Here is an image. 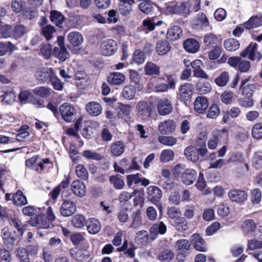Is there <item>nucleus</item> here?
Here are the masks:
<instances>
[{
	"label": "nucleus",
	"instance_id": "nucleus-60",
	"mask_svg": "<svg viewBox=\"0 0 262 262\" xmlns=\"http://www.w3.org/2000/svg\"><path fill=\"white\" fill-rule=\"evenodd\" d=\"M174 257V254L172 251L169 249L164 250L162 251L159 256V259L163 261H169L171 260Z\"/></svg>",
	"mask_w": 262,
	"mask_h": 262
},
{
	"label": "nucleus",
	"instance_id": "nucleus-21",
	"mask_svg": "<svg viewBox=\"0 0 262 262\" xmlns=\"http://www.w3.org/2000/svg\"><path fill=\"white\" fill-rule=\"evenodd\" d=\"M53 74L54 70L52 68H40L37 70L35 77L38 80L45 82L50 77L51 75Z\"/></svg>",
	"mask_w": 262,
	"mask_h": 262
},
{
	"label": "nucleus",
	"instance_id": "nucleus-58",
	"mask_svg": "<svg viewBox=\"0 0 262 262\" xmlns=\"http://www.w3.org/2000/svg\"><path fill=\"white\" fill-rule=\"evenodd\" d=\"M181 211L179 208L175 207H168L167 209V214L171 219L176 220L178 217H181Z\"/></svg>",
	"mask_w": 262,
	"mask_h": 262
},
{
	"label": "nucleus",
	"instance_id": "nucleus-32",
	"mask_svg": "<svg viewBox=\"0 0 262 262\" xmlns=\"http://www.w3.org/2000/svg\"><path fill=\"white\" fill-rule=\"evenodd\" d=\"M203 41L205 46L209 48L216 46L220 42L217 36L212 33L205 34L203 38Z\"/></svg>",
	"mask_w": 262,
	"mask_h": 262
},
{
	"label": "nucleus",
	"instance_id": "nucleus-37",
	"mask_svg": "<svg viewBox=\"0 0 262 262\" xmlns=\"http://www.w3.org/2000/svg\"><path fill=\"white\" fill-rule=\"evenodd\" d=\"M132 218L133 221L130 226L131 228L137 229L143 225L141 211L140 209H138L133 213Z\"/></svg>",
	"mask_w": 262,
	"mask_h": 262
},
{
	"label": "nucleus",
	"instance_id": "nucleus-27",
	"mask_svg": "<svg viewBox=\"0 0 262 262\" xmlns=\"http://www.w3.org/2000/svg\"><path fill=\"white\" fill-rule=\"evenodd\" d=\"M184 49L190 53H196L200 48L199 42L193 39L189 38L186 39L183 43Z\"/></svg>",
	"mask_w": 262,
	"mask_h": 262
},
{
	"label": "nucleus",
	"instance_id": "nucleus-10",
	"mask_svg": "<svg viewBox=\"0 0 262 262\" xmlns=\"http://www.w3.org/2000/svg\"><path fill=\"white\" fill-rule=\"evenodd\" d=\"M176 126L175 122L169 119L161 122L158 126V130L162 135H169L175 131Z\"/></svg>",
	"mask_w": 262,
	"mask_h": 262
},
{
	"label": "nucleus",
	"instance_id": "nucleus-8",
	"mask_svg": "<svg viewBox=\"0 0 262 262\" xmlns=\"http://www.w3.org/2000/svg\"><path fill=\"white\" fill-rule=\"evenodd\" d=\"M157 110L161 115H166L171 113L172 105L171 101L167 98L161 99L158 101Z\"/></svg>",
	"mask_w": 262,
	"mask_h": 262
},
{
	"label": "nucleus",
	"instance_id": "nucleus-38",
	"mask_svg": "<svg viewBox=\"0 0 262 262\" xmlns=\"http://www.w3.org/2000/svg\"><path fill=\"white\" fill-rule=\"evenodd\" d=\"M196 91L201 94H206L211 90L210 83L206 81L199 80L195 85Z\"/></svg>",
	"mask_w": 262,
	"mask_h": 262
},
{
	"label": "nucleus",
	"instance_id": "nucleus-47",
	"mask_svg": "<svg viewBox=\"0 0 262 262\" xmlns=\"http://www.w3.org/2000/svg\"><path fill=\"white\" fill-rule=\"evenodd\" d=\"M12 199L14 204L17 205H24L28 203L26 197L23 195V192L19 190L12 195Z\"/></svg>",
	"mask_w": 262,
	"mask_h": 262
},
{
	"label": "nucleus",
	"instance_id": "nucleus-57",
	"mask_svg": "<svg viewBox=\"0 0 262 262\" xmlns=\"http://www.w3.org/2000/svg\"><path fill=\"white\" fill-rule=\"evenodd\" d=\"M82 156L89 160L99 161L102 159V156L99 154L89 150L83 151Z\"/></svg>",
	"mask_w": 262,
	"mask_h": 262
},
{
	"label": "nucleus",
	"instance_id": "nucleus-6",
	"mask_svg": "<svg viewBox=\"0 0 262 262\" xmlns=\"http://www.w3.org/2000/svg\"><path fill=\"white\" fill-rule=\"evenodd\" d=\"M59 111L62 118L67 122L72 121L74 119L76 111L70 104L65 103L60 106Z\"/></svg>",
	"mask_w": 262,
	"mask_h": 262
},
{
	"label": "nucleus",
	"instance_id": "nucleus-49",
	"mask_svg": "<svg viewBox=\"0 0 262 262\" xmlns=\"http://www.w3.org/2000/svg\"><path fill=\"white\" fill-rule=\"evenodd\" d=\"M162 21L159 20L155 21V18H147L143 20V25L144 27L149 31H152L155 29V26H160L162 24Z\"/></svg>",
	"mask_w": 262,
	"mask_h": 262
},
{
	"label": "nucleus",
	"instance_id": "nucleus-1",
	"mask_svg": "<svg viewBox=\"0 0 262 262\" xmlns=\"http://www.w3.org/2000/svg\"><path fill=\"white\" fill-rule=\"evenodd\" d=\"M147 199L152 204L156 205L160 211H162V205L159 203L162 198L161 190L156 186H149L146 189Z\"/></svg>",
	"mask_w": 262,
	"mask_h": 262
},
{
	"label": "nucleus",
	"instance_id": "nucleus-61",
	"mask_svg": "<svg viewBox=\"0 0 262 262\" xmlns=\"http://www.w3.org/2000/svg\"><path fill=\"white\" fill-rule=\"evenodd\" d=\"M136 191L131 193L126 191L121 192L118 196L119 201L120 203H126L135 195Z\"/></svg>",
	"mask_w": 262,
	"mask_h": 262
},
{
	"label": "nucleus",
	"instance_id": "nucleus-30",
	"mask_svg": "<svg viewBox=\"0 0 262 262\" xmlns=\"http://www.w3.org/2000/svg\"><path fill=\"white\" fill-rule=\"evenodd\" d=\"M256 224L253 220L247 219L245 220L241 226L242 230L245 234L252 233L255 231Z\"/></svg>",
	"mask_w": 262,
	"mask_h": 262
},
{
	"label": "nucleus",
	"instance_id": "nucleus-31",
	"mask_svg": "<svg viewBox=\"0 0 262 262\" xmlns=\"http://www.w3.org/2000/svg\"><path fill=\"white\" fill-rule=\"evenodd\" d=\"M71 225L77 229L82 228L86 223L85 217L81 214L73 216L71 220Z\"/></svg>",
	"mask_w": 262,
	"mask_h": 262
},
{
	"label": "nucleus",
	"instance_id": "nucleus-15",
	"mask_svg": "<svg viewBox=\"0 0 262 262\" xmlns=\"http://www.w3.org/2000/svg\"><path fill=\"white\" fill-rule=\"evenodd\" d=\"M193 89L192 84L186 83L182 84L179 89V99L181 101L188 100L191 97V93Z\"/></svg>",
	"mask_w": 262,
	"mask_h": 262
},
{
	"label": "nucleus",
	"instance_id": "nucleus-55",
	"mask_svg": "<svg viewBox=\"0 0 262 262\" xmlns=\"http://www.w3.org/2000/svg\"><path fill=\"white\" fill-rule=\"evenodd\" d=\"M252 136L257 140L262 138V123H257L253 125L252 128Z\"/></svg>",
	"mask_w": 262,
	"mask_h": 262
},
{
	"label": "nucleus",
	"instance_id": "nucleus-42",
	"mask_svg": "<svg viewBox=\"0 0 262 262\" xmlns=\"http://www.w3.org/2000/svg\"><path fill=\"white\" fill-rule=\"evenodd\" d=\"M145 74L149 76L159 75L160 73L159 67L152 62H148L144 68Z\"/></svg>",
	"mask_w": 262,
	"mask_h": 262
},
{
	"label": "nucleus",
	"instance_id": "nucleus-51",
	"mask_svg": "<svg viewBox=\"0 0 262 262\" xmlns=\"http://www.w3.org/2000/svg\"><path fill=\"white\" fill-rule=\"evenodd\" d=\"M229 80V76L227 72H223L215 78V83L220 86H223L226 85Z\"/></svg>",
	"mask_w": 262,
	"mask_h": 262
},
{
	"label": "nucleus",
	"instance_id": "nucleus-44",
	"mask_svg": "<svg viewBox=\"0 0 262 262\" xmlns=\"http://www.w3.org/2000/svg\"><path fill=\"white\" fill-rule=\"evenodd\" d=\"M64 17L59 11L56 10H52L50 12V20L56 26H59L64 20Z\"/></svg>",
	"mask_w": 262,
	"mask_h": 262
},
{
	"label": "nucleus",
	"instance_id": "nucleus-33",
	"mask_svg": "<svg viewBox=\"0 0 262 262\" xmlns=\"http://www.w3.org/2000/svg\"><path fill=\"white\" fill-rule=\"evenodd\" d=\"M171 225L177 230L180 232L186 231L188 228V223L183 217H178L176 220L173 221Z\"/></svg>",
	"mask_w": 262,
	"mask_h": 262
},
{
	"label": "nucleus",
	"instance_id": "nucleus-63",
	"mask_svg": "<svg viewBox=\"0 0 262 262\" xmlns=\"http://www.w3.org/2000/svg\"><path fill=\"white\" fill-rule=\"evenodd\" d=\"M158 184L161 186L163 189L170 190L174 187V183L169 178L166 179H160L158 182Z\"/></svg>",
	"mask_w": 262,
	"mask_h": 262
},
{
	"label": "nucleus",
	"instance_id": "nucleus-7",
	"mask_svg": "<svg viewBox=\"0 0 262 262\" xmlns=\"http://www.w3.org/2000/svg\"><path fill=\"white\" fill-rule=\"evenodd\" d=\"M191 25L194 29L202 30L208 27L209 23L206 15L203 13H200L192 19Z\"/></svg>",
	"mask_w": 262,
	"mask_h": 262
},
{
	"label": "nucleus",
	"instance_id": "nucleus-45",
	"mask_svg": "<svg viewBox=\"0 0 262 262\" xmlns=\"http://www.w3.org/2000/svg\"><path fill=\"white\" fill-rule=\"evenodd\" d=\"M224 45L227 50L232 52L238 49L240 44L236 39L229 38L224 41Z\"/></svg>",
	"mask_w": 262,
	"mask_h": 262
},
{
	"label": "nucleus",
	"instance_id": "nucleus-24",
	"mask_svg": "<svg viewBox=\"0 0 262 262\" xmlns=\"http://www.w3.org/2000/svg\"><path fill=\"white\" fill-rule=\"evenodd\" d=\"M190 239L192 243H194V248L200 251H205L206 246L204 241L200 236V234L195 233L191 235Z\"/></svg>",
	"mask_w": 262,
	"mask_h": 262
},
{
	"label": "nucleus",
	"instance_id": "nucleus-48",
	"mask_svg": "<svg viewBox=\"0 0 262 262\" xmlns=\"http://www.w3.org/2000/svg\"><path fill=\"white\" fill-rule=\"evenodd\" d=\"M28 32V29L23 25L15 26L13 30L12 35L15 38H19Z\"/></svg>",
	"mask_w": 262,
	"mask_h": 262
},
{
	"label": "nucleus",
	"instance_id": "nucleus-2",
	"mask_svg": "<svg viewBox=\"0 0 262 262\" xmlns=\"http://www.w3.org/2000/svg\"><path fill=\"white\" fill-rule=\"evenodd\" d=\"M240 55L243 57L248 56V58L252 60L259 61L262 58L261 53L257 51V45L256 43L251 42L246 49L243 51Z\"/></svg>",
	"mask_w": 262,
	"mask_h": 262
},
{
	"label": "nucleus",
	"instance_id": "nucleus-52",
	"mask_svg": "<svg viewBox=\"0 0 262 262\" xmlns=\"http://www.w3.org/2000/svg\"><path fill=\"white\" fill-rule=\"evenodd\" d=\"M140 10L145 14L150 13L153 10L152 3L149 0H144L139 5Z\"/></svg>",
	"mask_w": 262,
	"mask_h": 262
},
{
	"label": "nucleus",
	"instance_id": "nucleus-9",
	"mask_svg": "<svg viewBox=\"0 0 262 262\" xmlns=\"http://www.w3.org/2000/svg\"><path fill=\"white\" fill-rule=\"evenodd\" d=\"M227 135V132L225 129L213 131L212 133V137L209 139L208 142L209 148L211 149L215 148L221 138L226 137Z\"/></svg>",
	"mask_w": 262,
	"mask_h": 262
},
{
	"label": "nucleus",
	"instance_id": "nucleus-29",
	"mask_svg": "<svg viewBox=\"0 0 262 262\" xmlns=\"http://www.w3.org/2000/svg\"><path fill=\"white\" fill-rule=\"evenodd\" d=\"M69 42L73 46H78L83 42V38L82 35L76 31L72 32L68 35Z\"/></svg>",
	"mask_w": 262,
	"mask_h": 262
},
{
	"label": "nucleus",
	"instance_id": "nucleus-28",
	"mask_svg": "<svg viewBox=\"0 0 262 262\" xmlns=\"http://www.w3.org/2000/svg\"><path fill=\"white\" fill-rule=\"evenodd\" d=\"M184 155L188 160L193 162L198 161L199 159L198 149L192 146L186 148L184 150Z\"/></svg>",
	"mask_w": 262,
	"mask_h": 262
},
{
	"label": "nucleus",
	"instance_id": "nucleus-53",
	"mask_svg": "<svg viewBox=\"0 0 262 262\" xmlns=\"http://www.w3.org/2000/svg\"><path fill=\"white\" fill-rule=\"evenodd\" d=\"M16 255L23 262H29V254L27 249L19 247L16 249Z\"/></svg>",
	"mask_w": 262,
	"mask_h": 262
},
{
	"label": "nucleus",
	"instance_id": "nucleus-62",
	"mask_svg": "<svg viewBox=\"0 0 262 262\" xmlns=\"http://www.w3.org/2000/svg\"><path fill=\"white\" fill-rule=\"evenodd\" d=\"M261 199V192L259 189L255 188L251 190V201L252 204H258Z\"/></svg>",
	"mask_w": 262,
	"mask_h": 262
},
{
	"label": "nucleus",
	"instance_id": "nucleus-54",
	"mask_svg": "<svg viewBox=\"0 0 262 262\" xmlns=\"http://www.w3.org/2000/svg\"><path fill=\"white\" fill-rule=\"evenodd\" d=\"M55 32V28L51 25H47L42 29V33L47 40H50Z\"/></svg>",
	"mask_w": 262,
	"mask_h": 262
},
{
	"label": "nucleus",
	"instance_id": "nucleus-18",
	"mask_svg": "<svg viewBox=\"0 0 262 262\" xmlns=\"http://www.w3.org/2000/svg\"><path fill=\"white\" fill-rule=\"evenodd\" d=\"M70 253L74 259L79 261L86 259L90 256V252L86 248L72 249Z\"/></svg>",
	"mask_w": 262,
	"mask_h": 262
},
{
	"label": "nucleus",
	"instance_id": "nucleus-46",
	"mask_svg": "<svg viewBox=\"0 0 262 262\" xmlns=\"http://www.w3.org/2000/svg\"><path fill=\"white\" fill-rule=\"evenodd\" d=\"M53 54L62 62L69 58V54L66 48H58L55 47L53 51Z\"/></svg>",
	"mask_w": 262,
	"mask_h": 262
},
{
	"label": "nucleus",
	"instance_id": "nucleus-35",
	"mask_svg": "<svg viewBox=\"0 0 262 262\" xmlns=\"http://www.w3.org/2000/svg\"><path fill=\"white\" fill-rule=\"evenodd\" d=\"M125 150L124 143L120 141L114 142L111 146V153L115 156H119L122 155Z\"/></svg>",
	"mask_w": 262,
	"mask_h": 262
},
{
	"label": "nucleus",
	"instance_id": "nucleus-22",
	"mask_svg": "<svg viewBox=\"0 0 262 262\" xmlns=\"http://www.w3.org/2000/svg\"><path fill=\"white\" fill-rule=\"evenodd\" d=\"M119 3V10L121 15L127 16L132 10V5L134 0H121Z\"/></svg>",
	"mask_w": 262,
	"mask_h": 262
},
{
	"label": "nucleus",
	"instance_id": "nucleus-5",
	"mask_svg": "<svg viewBox=\"0 0 262 262\" xmlns=\"http://www.w3.org/2000/svg\"><path fill=\"white\" fill-rule=\"evenodd\" d=\"M1 236L3 243L8 248L12 247L17 238L15 232L11 231L8 227L2 229Z\"/></svg>",
	"mask_w": 262,
	"mask_h": 262
},
{
	"label": "nucleus",
	"instance_id": "nucleus-14",
	"mask_svg": "<svg viewBox=\"0 0 262 262\" xmlns=\"http://www.w3.org/2000/svg\"><path fill=\"white\" fill-rule=\"evenodd\" d=\"M247 193L244 190L239 189H233L230 190L228 196L230 199L233 202L242 203L247 199Z\"/></svg>",
	"mask_w": 262,
	"mask_h": 262
},
{
	"label": "nucleus",
	"instance_id": "nucleus-17",
	"mask_svg": "<svg viewBox=\"0 0 262 262\" xmlns=\"http://www.w3.org/2000/svg\"><path fill=\"white\" fill-rule=\"evenodd\" d=\"M182 30L178 26L170 27L166 34L167 38L171 41L177 40L182 38Z\"/></svg>",
	"mask_w": 262,
	"mask_h": 262
},
{
	"label": "nucleus",
	"instance_id": "nucleus-12",
	"mask_svg": "<svg viewBox=\"0 0 262 262\" xmlns=\"http://www.w3.org/2000/svg\"><path fill=\"white\" fill-rule=\"evenodd\" d=\"M197 177V172L193 169L187 168L184 170L181 175L183 183L189 185L193 183Z\"/></svg>",
	"mask_w": 262,
	"mask_h": 262
},
{
	"label": "nucleus",
	"instance_id": "nucleus-36",
	"mask_svg": "<svg viewBox=\"0 0 262 262\" xmlns=\"http://www.w3.org/2000/svg\"><path fill=\"white\" fill-rule=\"evenodd\" d=\"M33 225L38 228L47 229L50 227V222L45 215H38L35 217V223Z\"/></svg>",
	"mask_w": 262,
	"mask_h": 262
},
{
	"label": "nucleus",
	"instance_id": "nucleus-20",
	"mask_svg": "<svg viewBox=\"0 0 262 262\" xmlns=\"http://www.w3.org/2000/svg\"><path fill=\"white\" fill-rule=\"evenodd\" d=\"M125 80V76L119 72L111 73L107 78L108 83L113 85H119L122 84Z\"/></svg>",
	"mask_w": 262,
	"mask_h": 262
},
{
	"label": "nucleus",
	"instance_id": "nucleus-43",
	"mask_svg": "<svg viewBox=\"0 0 262 262\" xmlns=\"http://www.w3.org/2000/svg\"><path fill=\"white\" fill-rule=\"evenodd\" d=\"M262 25V15L251 17L245 24L247 29L256 28Z\"/></svg>",
	"mask_w": 262,
	"mask_h": 262
},
{
	"label": "nucleus",
	"instance_id": "nucleus-59",
	"mask_svg": "<svg viewBox=\"0 0 262 262\" xmlns=\"http://www.w3.org/2000/svg\"><path fill=\"white\" fill-rule=\"evenodd\" d=\"M176 246L179 250L185 252L190 249V244L187 239H181L177 242Z\"/></svg>",
	"mask_w": 262,
	"mask_h": 262
},
{
	"label": "nucleus",
	"instance_id": "nucleus-13",
	"mask_svg": "<svg viewBox=\"0 0 262 262\" xmlns=\"http://www.w3.org/2000/svg\"><path fill=\"white\" fill-rule=\"evenodd\" d=\"M166 231L167 227L163 222L161 221L154 224L149 229L151 240L154 241L157 238L158 234L163 235Z\"/></svg>",
	"mask_w": 262,
	"mask_h": 262
},
{
	"label": "nucleus",
	"instance_id": "nucleus-11",
	"mask_svg": "<svg viewBox=\"0 0 262 262\" xmlns=\"http://www.w3.org/2000/svg\"><path fill=\"white\" fill-rule=\"evenodd\" d=\"M76 211L75 204L69 200H64L60 208V212L63 216L68 217L74 214Z\"/></svg>",
	"mask_w": 262,
	"mask_h": 262
},
{
	"label": "nucleus",
	"instance_id": "nucleus-39",
	"mask_svg": "<svg viewBox=\"0 0 262 262\" xmlns=\"http://www.w3.org/2000/svg\"><path fill=\"white\" fill-rule=\"evenodd\" d=\"M131 106L128 104H121L118 112V117L125 120L130 118Z\"/></svg>",
	"mask_w": 262,
	"mask_h": 262
},
{
	"label": "nucleus",
	"instance_id": "nucleus-56",
	"mask_svg": "<svg viewBox=\"0 0 262 262\" xmlns=\"http://www.w3.org/2000/svg\"><path fill=\"white\" fill-rule=\"evenodd\" d=\"M75 172L77 176L81 179L85 180L88 177V172L82 164H78L76 166Z\"/></svg>",
	"mask_w": 262,
	"mask_h": 262
},
{
	"label": "nucleus",
	"instance_id": "nucleus-50",
	"mask_svg": "<svg viewBox=\"0 0 262 262\" xmlns=\"http://www.w3.org/2000/svg\"><path fill=\"white\" fill-rule=\"evenodd\" d=\"M174 156V151L170 149H164L161 151L160 160L164 163L172 160Z\"/></svg>",
	"mask_w": 262,
	"mask_h": 262
},
{
	"label": "nucleus",
	"instance_id": "nucleus-34",
	"mask_svg": "<svg viewBox=\"0 0 262 262\" xmlns=\"http://www.w3.org/2000/svg\"><path fill=\"white\" fill-rule=\"evenodd\" d=\"M136 93V86L134 85H127L124 87L122 91V96L127 100H132L135 96Z\"/></svg>",
	"mask_w": 262,
	"mask_h": 262
},
{
	"label": "nucleus",
	"instance_id": "nucleus-4",
	"mask_svg": "<svg viewBox=\"0 0 262 262\" xmlns=\"http://www.w3.org/2000/svg\"><path fill=\"white\" fill-rule=\"evenodd\" d=\"M118 49L117 43L113 39L103 40L100 45V51L103 56H110L115 53Z\"/></svg>",
	"mask_w": 262,
	"mask_h": 262
},
{
	"label": "nucleus",
	"instance_id": "nucleus-64",
	"mask_svg": "<svg viewBox=\"0 0 262 262\" xmlns=\"http://www.w3.org/2000/svg\"><path fill=\"white\" fill-rule=\"evenodd\" d=\"M252 164L257 169L262 167V152H256L252 159Z\"/></svg>",
	"mask_w": 262,
	"mask_h": 262
},
{
	"label": "nucleus",
	"instance_id": "nucleus-26",
	"mask_svg": "<svg viewBox=\"0 0 262 262\" xmlns=\"http://www.w3.org/2000/svg\"><path fill=\"white\" fill-rule=\"evenodd\" d=\"M87 229L91 234H96L101 229V224L99 221L95 218L89 219L87 221Z\"/></svg>",
	"mask_w": 262,
	"mask_h": 262
},
{
	"label": "nucleus",
	"instance_id": "nucleus-19",
	"mask_svg": "<svg viewBox=\"0 0 262 262\" xmlns=\"http://www.w3.org/2000/svg\"><path fill=\"white\" fill-rule=\"evenodd\" d=\"M71 187L73 192L77 196L83 197L85 194V185L82 181L79 180L74 181Z\"/></svg>",
	"mask_w": 262,
	"mask_h": 262
},
{
	"label": "nucleus",
	"instance_id": "nucleus-23",
	"mask_svg": "<svg viewBox=\"0 0 262 262\" xmlns=\"http://www.w3.org/2000/svg\"><path fill=\"white\" fill-rule=\"evenodd\" d=\"M85 108L88 113L92 116H99L102 111L101 105L95 101L89 102L86 105Z\"/></svg>",
	"mask_w": 262,
	"mask_h": 262
},
{
	"label": "nucleus",
	"instance_id": "nucleus-3",
	"mask_svg": "<svg viewBox=\"0 0 262 262\" xmlns=\"http://www.w3.org/2000/svg\"><path fill=\"white\" fill-rule=\"evenodd\" d=\"M138 117L142 120H148L151 116L152 110L146 101H139L136 107Z\"/></svg>",
	"mask_w": 262,
	"mask_h": 262
},
{
	"label": "nucleus",
	"instance_id": "nucleus-40",
	"mask_svg": "<svg viewBox=\"0 0 262 262\" xmlns=\"http://www.w3.org/2000/svg\"><path fill=\"white\" fill-rule=\"evenodd\" d=\"M135 239L137 243L141 244L153 241L151 240V235H149L147 231L144 230L138 231L136 233Z\"/></svg>",
	"mask_w": 262,
	"mask_h": 262
},
{
	"label": "nucleus",
	"instance_id": "nucleus-41",
	"mask_svg": "<svg viewBox=\"0 0 262 262\" xmlns=\"http://www.w3.org/2000/svg\"><path fill=\"white\" fill-rule=\"evenodd\" d=\"M158 140L161 144L167 146H172L177 143V139L170 136H160Z\"/></svg>",
	"mask_w": 262,
	"mask_h": 262
},
{
	"label": "nucleus",
	"instance_id": "nucleus-16",
	"mask_svg": "<svg viewBox=\"0 0 262 262\" xmlns=\"http://www.w3.org/2000/svg\"><path fill=\"white\" fill-rule=\"evenodd\" d=\"M208 101L204 96L198 97L194 102V110L200 114L204 113L208 107Z\"/></svg>",
	"mask_w": 262,
	"mask_h": 262
},
{
	"label": "nucleus",
	"instance_id": "nucleus-25",
	"mask_svg": "<svg viewBox=\"0 0 262 262\" xmlns=\"http://www.w3.org/2000/svg\"><path fill=\"white\" fill-rule=\"evenodd\" d=\"M171 46L169 43L164 40H159L156 44V50L159 55H164L167 54L170 50Z\"/></svg>",
	"mask_w": 262,
	"mask_h": 262
}]
</instances>
